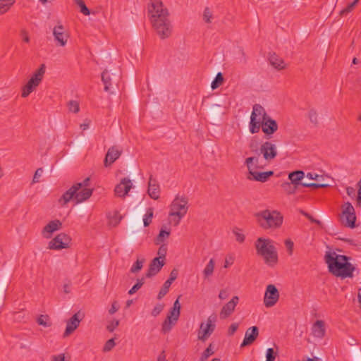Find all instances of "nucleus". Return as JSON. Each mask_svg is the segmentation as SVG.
Segmentation results:
<instances>
[{"instance_id": "4", "label": "nucleus", "mask_w": 361, "mask_h": 361, "mask_svg": "<svg viewBox=\"0 0 361 361\" xmlns=\"http://www.w3.org/2000/svg\"><path fill=\"white\" fill-rule=\"evenodd\" d=\"M188 198L183 195H177L169 206V221L177 226L188 211Z\"/></svg>"}, {"instance_id": "31", "label": "nucleus", "mask_w": 361, "mask_h": 361, "mask_svg": "<svg viewBox=\"0 0 361 361\" xmlns=\"http://www.w3.org/2000/svg\"><path fill=\"white\" fill-rule=\"evenodd\" d=\"M269 62L275 68L282 70L285 68L284 61L279 57L276 54H270L269 58Z\"/></svg>"}, {"instance_id": "57", "label": "nucleus", "mask_w": 361, "mask_h": 361, "mask_svg": "<svg viewBox=\"0 0 361 361\" xmlns=\"http://www.w3.org/2000/svg\"><path fill=\"white\" fill-rule=\"evenodd\" d=\"M238 328V323H233L228 329V334L229 336H232L235 334V332L237 331Z\"/></svg>"}, {"instance_id": "63", "label": "nucleus", "mask_w": 361, "mask_h": 361, "mask_svg": "<svg viewBox=\"0 0 361 361\" xmlns=\"http://www.w3.org/2000/svg\"><path fill=\"white\" fill-rule=\"evenodd\" d=\"M157 361H166V354L165 351L163 350L161 352V353L157 357Z\"/></svg>"}, {"instance_id": "11", "label": "nucleus", "mask_w": 361, "mask_h": 361, "mask_svg": "<svg viewBox=\"0 0 361 361\" xmlns=\"http://www.w3.org/2000/svg\"><path fill=\"white\" fill-rule=\"evenodd\" d=\"M305 177V173L302 171L297 170L293 172H290L288 174V179L290 180L293 185H302L305 188H323L329 186L326 183H306L301 182V180Z\"/></svg>"}, {"instance_id": "45", "label": "nucleus", "mask_w": 361, "mask_h": 361, "mask_svg": "<svg viewBox=\"0 0 361 361\" xmlns=\"http://www.w3.org/2000/svg\"><path fill=\"white\" fill-rule=\"evenodd\" d=\"M240 229L235 228L233 230V233L235 236L236 241L242 243L245 241V235L240 232Z\"/></svg>"}, {"instance_id": "27", "label": "nucleus", "mask_w": 361, "mask_h": 361, "mask_svg": "<svg viewBox=\"0 0 361 361\" xmlns=\"http://www.w3.org/2000/svg\"><path fill=\"white\" fill-rule=\"evenodd\" d=\"M118 77V75H116L114 73H110L107 69H105L102 73V81L104 85V91L109 92L112 88L114 81Z\"/></svg>"}, {"instance_id": "52", "label": "nucleus", "mask_w": 361, "mask_h": 361, "mask_svg": "<svg viewBox=\"0 0 361 361\" xmlns=\"http://www.w3.org/2000/svg\"><path fill=\"white\" fill-rule=\"evenodd\" d=\"M20 35L22 40L25 43H29L30 41L28 32L25 29H21L20 31Z\"/></svg>"}, {"instance_id": "36", "label": "nucleus", "mask_w": 361, "mask_h": 361, "mask_svg": "<svg viewBox=\"0 0 361 361\" xmlns=\"http://www.w3.org/2000/svg\"><path fill=\"white\" fill-rule=\"evenodd\" d=\"M214 260L213 259H211L203 271L204 278H208L210 276H212L214 272Z\"/></svg>"}, {"instance_id": "49", "label": "nucleus", "mask_w": 361, "mask_h": 361, "mask_svg": "<svg viewBox=\"0 0 361 361\" xmlns=\"http://www.w3.org/2000/svg\"><path fill=\"white\" fill-rule=\"evenodd\" d=\"M119 325V320L118 319H114L106 326V329L109 332H113L116 327H118Z\"/></svg>"}, {"instance_id": "6", "label": "nucleus", "mask_w": 361, "mask_h": 361, "mask_svg": "<svg viewBox=\"0 0 361 361\" xmlns=\"http://www.w3.org/2000/svg\"><path fill=\"white\" fill-rule=\"evenodd\" d=\"M269 116L262 106L259 104H255L252 107L249 124L250 133L252 134L258 133L261 127L260 123L265 121Z\"/></svg>"}, {"instance_id": "42", "label": "nucleus", "mask_w": 361, "mask_h": 361, "mask_svg": "<svg viewBox=\"0 0 361 361\" xmlns=\"http://www.w3.org/2000/svg\"><path fill=\"white\" fill-rule=\"evenodd\" d=\"M75 3L80 8V12L85 16L90 15V12L82 0H74Z\"/></svg>"}, {"instance_id": "46", "label": "nucleus", "mask_w": 361, "mask_h": 361, "mask_svg": "<svg viewBox=\"0 0 361 361\" xmlns=\"http://www.w3.org/2000/svg\"><path fill=\"white\" fill-rule=\"evenodd\" d=\"M213 15L211 12L210 9L208 7H206L204 10L203 13V19L207 23H209L212 21Z\"/></svg>"}, {"instance_id": "41", "label": "nucleus", "mask_w": 361, "mask_h": 361, "mask_svg": "<svg viewBox=\"0 0 361 361\" xmlns=\"http://www.w3.org/2000/svg\"><path fill=\"white\" fill-rule=\"evenodd\" d=\"M145 283V279L141 278L137 280L136 283L129 290L128 294L133 295Z\"/></svg>"}, {"instance_id": "61", "label": "nucleus", "mask_w": 361, "mask_h": 361, "mask_svg": "<svg viewBox=\"0 0 361 361\" xmlns=\"http://www.w3.org/2000/svg\"><path fill=\"white\" fill-rule=\"evenodd\" d=\"M51 361H66L64 354H59L58 355H54Z\"/></svg>"}, {"instance_id": "7", "label": "nucleus", "mask_w": 361, "mask_h": 361, "mask_svg": "<svg viewBox=\"0 0 361 361\" xmlns=\"http://www.w3.org/2000/svg\"><path fill=\"white\" fill-rule=\"evenodd\" d=\"M245 164L249 170V173L252 176V179L264 183L274 175V171L257 172L255 171L258 166V157H250L245 159ZM251 179V178H249Z\"/></svg>"}, {"instance_id": "25", "label": "nucleus", "mask_w": 361, "mask_h": 361, "mask_svg": "<svg viewBox=\"0 0 361 361\" xmlns=\"http://www.w3.org/2000/svg\"><path fill=\"white\" fill-rule=\"evenodd\" d=\"M259 336V329L257 326H253L247 329L245 334V338L240 344V348H244L247 345H251Z\"/></svg>"}, {"instance_id": "34", "label": "nucleus", "mask_w": 361, "mask_h": 361, "mask_svg": "<svg viewBox=\"0 0 361 361\" xmlns=\"http://www.w3.org/2000/svg\"><path fill=\"white\" fill-rule=\"evenodd\" d=\"M145 262V259L144 257L140 259L137 258L136 262L131 267L130 272L133 274L139 272L142 269Z\"/></svg>"}, {"instance_id": "47", "label": "nucleus", "mask_w": 361, "mask_h": 361, "mask_svg": "<svg viewBox=\"0 0 361 361\" xmlns=\"http://www.w3.org/2000/svg\"><path fill=\"white\" fill-rule=\"evenodd\" d=\"M166 252H167L166 245V244L161 245V246L159 247L158 252H157V254L159 255L158 257H160V259H162L164 260L166 255Z\"/></svg>"}, {"instance_id": "9", "label": "nucleus", "mask_w": 361, "mask_h": 361, "mask_svg": "<svg viewBox=\"0 0 361 361\" xmlns=\"http://www.w3.org/2000/svg\"><path fill=\"white\" fill-rule=\"evenodd\" d=\"M250 148L252 152L256 153V157H258V158L259 157L260 154H262L263 158L268 163L274 159L278 154L276 145L270 141H266L263 142L260 145L259 151L254 149L253 145L252 144L250 145Z\"/></svg>"}, {"instance_id": "28", "label": "nucleus", "mask_w": 361, "mask_h": 361, "mask_svg": "<svg viewBox=\"0 0 361 361\" xmlns=\"http://www.w3.org/2000/svg\"><path fill=\"white\" fill-rule=\"evenodd\" d=\"M148 195L153 200H158L160 195L159 185L158 184L156 179L153 178L151 175L148 183Z\"/></svg>"}, {"instance_id": "24", "label": "nucleus", "mask_w": 361, "mask_h": 361, "mask_svg": "<svg viewBox=\"0 0 361 361\" xmlns=\"http://www.w3.org/2000/svg\"><path fill=\"white\" fill-rule=\"evenodd\" d=\"M80 312L74 314L67 322L66 328L63 334V337H67L71 334L80 325L82 318L79 317Z\"/></svg>"}, {"instance_id": "18", "label": "nucleus", "mask_w": 361, "mask_h": 361, "mask_svg": "<svg viewBox=\"0 0 361 361\" xmlns=\"http://www.w3.org/2000/svg\"><path fill=\"white\" fill-rule=\"evenodd\" d=\"M262 132L266 135V137L269 139L270 135H273L278 130L277 122L272 119L270 116L267 118L265 121L260 123Z\"/></svg>"}, {"instance_id": "62", "label": "nucleus", "mask_w": 361, "mask_h": 361, "mask_svg": "<svg viewBox=\"0 0 361 361\" xmlns=\"http://www.w3.org/2000/svg\"><path fill=\"white\" fill-rule=\"evenodd\" d=\"M228 294L226 290H221L219 294V298L221 300H225L228 298Z\"/></svg>"}, {"instance_id": "22", "label": "nucleus", "mask_w": 361, "mask_h": 361, "mask_svg": "<svg viewBox=\"0 0 361 361\" xmlns=\"http://www.w3.org/2000/svg\"><path fill=\"white\" fill-rule=\"evenodd\" d=\"M164 264V259L160 260V257L154 258L149 264L148 270L145 274L146 277L151 278L157 274Z\"/></svg>"}, {"instance_id": "40", "label": "nucleus", "mask_w": 361, "mask_h": 361, "mask_svg": "<svg viewBox=\"0 0 361 361\" xmlns=\"http://www.w3.org/2000/svg\"><path fill=\"white\" fill-rule=\"evenodd\" d=\"M37 322L39 325L43 326L44 327H49L51 325V323L49 322L48 315H40L37 318Z\"/></svg>"}, {"instance_id": "21", "label": "nucleus", "mask_w": 361, "mask_h": 361, "mask_svg": "<svg viewBox=\"0 0 361 361\" xmlns=\"http://www.w3.org/2000/svg\"><path fill=\"white\" fill-rule=\"evenodd\" d=\"M62 228V223L60 220L55 219L49 222L42 229V235L44 238L49 239L52 236L54 232Z\"/></svg>"}, {"instance_id": "5", "label": "nucleus", "mask_w": 361, "mask_h": 361, "mask_svg": "<svg viewBox=\"0 0 361 361\" xmlns=\"http://www.w3.org/2000/svg\"><path fill=\"white\" fill-rule=\"evenodd\" d=\"M257 222L263 229L279 228L283 221V216L277 210L265 209L255 214Z\"/></svg>"}, {"instance_id": "15", "label": "nucleus", "mask_w": 361, "mask_h": 361, "mask_svg": "<svg viewBox=\"0 0 361 361\" xmlns=\"http://www.w3.org/2000/svg\"><path fill=\"white\" fill-rule=\"evenodd\" d=\"M53 35L57 46L65 47L69 38V33L64 26L59 23L53 29Z\"/></svg>"}, {"instance_id": "54", "label": "nucleus", "mask_w": 361, "mask_h": 361, "mask_svg": "<svg viewBox=\"0 0 361 361\" xmlns=\"http://www.w3.org/2000/svg\"><path fill=\"white\" fill-rule=\"evenodd\" d=\"M308 116L312 123H314L315 124L317 123V122H318L317 113L315 110H313V109L310 110L308 113Z\"/></svg>"}, {"instance_id": "43", "label": "nucleus", "mask_w": 361, "mask_h": 361, "mask_svg": "<svg viewBox=\"0 0 361 361\" xmlns=\"http://www.w3.org/2000/svg\"><path fill=\"white\" fill-rule=\"evenodd\" d=\"M68 109L70 111L73 113H78L80 111L79 103L77 101L71 100L68 104Z\"/></svg>"}, {"instance_id": "13", "label": "nucleus", "mask_w": 361, "mask_h": 361, "mask_svg": "<svg viewBox=\"0 0 361 361\" xmlns=\"http://www.w3.org/2000/svg\"><path fill=\"white\" fill-rule=\"evenodd\" d=\"M71 238L65 233H60L56 235L48 245L50 250H61L69 247Z\"/></svg>"}, {"instance_id": "8", "label": "nucleus", "mask_w": 361, "mask_h": 361, "mask_svg": "<svg viewBox=\"0 0 361 361\" xmlns=\"http://www.w3.org/2000/svg\"><path fill=\"white\" fill-rule=\"evenodd\" d=\"M45 65L42 64L34 73L27 84L23 87L21 94L23 97H27L40 84L45 73Z\"/></svg>"}, {"instance_id": "2", "label": "nucleus", "mask_w": 361, "mask_h": 361, "mask_svg": "<svg viewBox=\"0 0 361 361\" xmlns=\"http://www.w3.org/2000/svg\"><path fill=\"white\" fill-rule=\"evenodd\" d=\"M324 259L325 262L328 265L329 271L333 275L342 279L352 278L353 276V271L355 267L348 262L350 259L349 257L327 252Z\"/></svg>"}, {"instance_id": "55", "label": "nucleus", "mask_w": 361, "mask_h": 361, "mask_svg": "<svg viewBox=\"0 0 361 361\" xmlns=\"http://www.w3.org/2000/svg\"><path fill=\"white\" fill-rule=\"evenodd\" d=\"M238 54H239V57H238L239 62L245 63L247 62V57H246V54H245L243 49L239 48Z\"/></svg>"}, {"instance_id": "3", "label": "nucleus", "mask_w": 361, "mask_h": 361, "mask_svg": "<svg viewBox=\"0 0 361 361\" xmlns=\"http://www.w3.org/2000/svg\"><path fill=\"white\" fill-rule=\"evenodd\" d=\"M255 247L257 255L263 258L266 264L274 267L277 264V250L271 239L258 238L255 243Z\"/></svg>"}, {"instance_id": "59", "label": "nucleus", "mask_w": 361, "mask_h": 361, "mask_svg": "<svg viewBox=\"0 0 361 361\" xmlns=\"http://www.w3.org/2000/svg\"><path fill=\"white\" fill-rule=\"evenodd\" d=\"M354 7H355V6L353 5V4H352V3L350 4L349 5H348V6L346 8H345L344 9L341 11V15H345V14L350 13V11H353Z\"/></svg>"}, {"instance_id": "23", "label": "nucleus", "mask_w": 361, "mask_h": 361, "mask_svg": "<svg viewBox=\"0 0 361 361\" xmlns=\"http://www.w3.org/2000/svg\"><path fill=\"white\" fill-rule=\"evenodd\" d=\"M178 275V270L176 269H172L170 273L169 278L164 282L163 286L158 293L157 298L159 300H161L167 294L171 283L177 279Z\"/></svg>"}, {"instance_id": "17", "label": "nucleus", "mask_w": 361, "mask_h": 361, "mask_svg": "<svg viewBox=\"0 0 361 361\" xmlns=\"http://www.w3.org/2000/svg\"><path fill=\"white\" fill-rule=\"evenodd\" d=\"M132 187L133 183L131 180L128 178H123L121 179L120 183L115 187V194L118 197H124L128 193Z\"/></svg>"}, {"instance_id": "56", "label": "nucleus", "mask_w": 361, "mask_h": 361, "mask_svg": "<svg viewBox=\"0 0 361 361\" xmlns=\"http://www.w3.org/2000/svg\"><path fill=\"white\" fill-rule=\"evenodd\" d=\"M42 173H43L42 168H39L36 170V171L34 174V176H33V179H32L33 183H36L39 182V178L42 176Z\"/></svg>"}, {"instance_id": "32", "label": "nucleus", "mask_w": 361, "mask_h": 361, "mask_svg": "<svg viewBox=\"0 0 361 361\" xmlns=\"http://www.w3.org/2000/svg\"><path fill=\"white\" fill-rule=\"evenodd\" d=\"M171 231H166L163 228H161L159 233L154 240L156 245H161L163 243L166 238H168L170 235Z\"/></svg>"}, {"instance_id": "50", "label": "nucleus", "mask_w": 361, "mask_h": 361, "mask_svg": "<svg viewBox=\"0 0 361 361\" xmlns=\"http://www.w3.org/2000/svg\"><path fill=\"white\" fill-rule=\"evenodd\" d=\"M115 345H116V343L114 342V338H111V339L108 340L104 346V351H105V352L110 351L115 346Z\"/></svg>"}, {"instance_id": "12", "label": "nucleus", "mask_w": 361, "mask_h": 361, "mask_svg": "<svg viewBox=\"0 0 361 361\" xmlns=\"http://www.w3.org/2000/svg\"><path fill=\"white\" fill-rule=\"evenodd\" d=\"M216 317L215 316H209L207 322H202L200 326V329L198 331L197 337L198 339L202 341H205L214 332L215 329V322Z\"/></svg>"}, {"instance_id": "53", "label": "nucleus", "mask_w": 361, "mask_h": 361, "mask_svg": "<svg viewBox=\"0 0 361 361\" xmlns=\"http://www.w3.org/2000/svg\"><path fill=\"white\" fill-rule=\"evenodd\" d=\"M164 309V305L157 304L152 311V315L154 317L158 316Z\"/></svg>"}, {"instance_id": "37", "label": "nucleus", "mask_w": 361, "mask_h": 361, "mask_svg": "<svg viewBox=\"0 0 361 361\" xmlns=\"http://www.w3.org/2000/svg\"><path fill=\"white\" fill-rule=\"evenodd\" d=\"M153 215H154L153 208H151V207L148 208L147 210V212L143 218V224H144L145 227L149 226V224L152 223Z\"/></svg>"}, {"instance_id": "58", "label": "nucleus", "mask_w": 361, "mask_h": 361, "mask_svg": "<svg viewBox=\"0 0 361 361\" xmlns=\"http://www.w3.org/2000/svg\"><path fill=\"white\" fill-rule=\"evenodd\" d=\"M307 178H308L309 179H311V180H317V183H321L320 181V178H322V176L316 174V173H308L307 174Z\"/></svg>"}, {"instance_id": "60", "label": "nucleus", "mask_w": 361, "mask_h": 361, "mask_svg": "<svg viewBox=\"0 0 361 361\" xmlns=\"http://www.w3.org/2000/svg\"><path fill=\"white\" fill-rule=\"evenodd\" d=\"M119 306L117 304V302H114L111 305V308L109 310L110 314H114L118 310Z\"/></svg>"}, {"instance_id": "44", "label": "nucleus", "mask_w": 361, "mask_h": 361, "mask_svg": "<svg viewBox=\"0 0 361 361\" xmlns=\"http://www.w3.org/2000/svg\"><path fill=\"white\" fill-rule=\"evenodd\" d=\"M276 356L277 352L274 351L273 348H270L267 350L266 361H274Z\"/></svg>"}, {"instance_id": "39", "label": "nucleus", "mask_w": 361, "mask_h": 361, "mask_svg": "<svg viewBox=\"0 0 361 361\" xmlns=\"http://www.w3.org/2000/svg\"><path fill=\"white\" fill-rule=\"evenodd\" d=\"M214 353L212 348V344L210 343L209 346L202 353L200 361H206L208 357Z\"/></svg>"}, {"instance_id": "51", "label": "nucleus", "mask_w": 361, "mask_h": 361, "mask_svg": "<svg viewBox=\"0 0 361 361\" xmlns=\"http://www.w3.org/2000/svg\"><path fill=\"white\" fill-rule=\"evenodd\" d=\"M285 245L288 252L289 255H293L294 243L290 239H286L285 240Z\"/></svg>"}, {"instance_id": "33", "label": "nucleus", "mask_w": 361, "mask_h": 361, "mask_svg": "<svg viewBox=\"0 0 361 361\" xmlns=\"http://www.w3.org/2000/svg\"><path fill=\"white\" fill-rule=\"evenodd\" d=\"M16 0H0V15L7 12Z\"/></svg>"}, {"instance_id": "26", "label": "nucleus", "mask_w": 361, "mask_h": 361, "mask_svg": "<svg viewBox=\"0 0 361 361\" xmlns=\"http://www.w3.org/2000/svg\"><path fill=\"white\" fill-rule=\"evenodd\" d=\"M81 189L80 184H74L67 191H66L59 200V202L61 206H65L73 197L75 198L76 192Z\"/></svg>"}, {"instance_id": "1", "label": "nucleus", "mask_w": 361, "mask_h": 361, "mask_svg": "<svg viewBox=\"0 0 361 361\" xmlns=\"http://www.w3.org/2000/svg\"><path fill=\"white\" fill-rule=\"evenodd\" d=\"M149 21L156 34L161 39L171 37L173 25L168 8L161 0H150L147 6Z\"/></svg>"}, {"instance_id": "29", "label": "nucleus", "mask_w": 361, "mask_h": 361, "mask_svg": "<svg viewBox=\"0 0 361 361\" xmlns=\"http://www.w3.org/2000/svg\"><path fill=\"white\" fill-rule=\"evenodd\" d=\"M312 334L314 337L322 338L325 335V326L322 320L316 321L312 328Z\"/></svg>"}, {"instance_id": "14", "label": "nucleus", "mask_w": 361, "mask_h": 361, "mask_svg": "<svg viewBox=\"0 0 361 361\" xmlns=\"http://www.w3.org/2000/svg\"><path fill=\"white\" fill-rule=\"evenodd\" d=\"M279 299V292L273 284L267 286L264 297V304L267 307H273Z\"/></svg>"}, {"instance_id": "19", "label": "nucleus", "mask_w": 361, "mask_h": 361, "mask_svg": "<svg viewBox=\"0 0 361 361\" xmlns=\"http://www.w3.org/2000/svg\"><path fill=\"white\" fill-rule=\"evenodd\" d=\"M180 314V312L172 308L171 309L169 314L162 324L163 332L166 333L171 331L172 326L178 321Z\"/></svg>"}, {"instance_id": "10", "label": "nucleus", "mask_w": 361, "mask_h": 361, "mask_svg": "<svg viewBox=\"0 0 361 361\" xmlns=\"http://www.w3.org/2000/svg\"><path fill=\"white\" fill-rule=\"evenodd\" d=\"M341 209V223L346 227L354 228L355 227L356 214L353 206L350 202H347L342 205Z\"/></svg>"}, {"instance_id": "30", "label": "nucleus", "mask_w": 361, "mask_h": 361, "mask_svg": "<svg viewBox=\"0 0 361 361\" xmlns=\"http://www.w3.org/2000/svg\"><path fill=\"white\" fill-rule=\"evenodd\" d=\"M93 190L90 188H82L80 191L76 192L75 200L77 203L82 202L88 200L92 195Z\"/></svg>"}, {"instance_id": "16", "label": "nucleus", "mask_w": 361, "mask_h": 361, "mask_svg": "<svg viewBox=\"0 0 361 361\" xmlns=\"http://www.w3.org/2000/svg\"><path fill=\"white\" fill-rule=\"evenodd\" d=\"M123 149L121 147L114 145L109 148L104 161L105 167L110 166L114 163L122 154Z\"/></svg>"}, {"instance_id": "48", "label": "nucleus", "mask_w": 361, "mask_h": 361, "mask_svg": "<svg viewBox=\"0 0 361 361\" xmlns=\"http://www.w3.org/2000/svg\"><path fill=\"white\" fill-rule=\"evenodd\" d=\"M121 218L122 217L116 212H115L114 215L112 217H111V219L109 220V223H110V224L113 225L114 226H116L120 223Z\"/></svg>"}, {"instance_id": "64", "label": "nucleus", "mask_w": 361, "mask_h": 361, "mask_svg": "<svg viewBox=\"0 0 361 361\" xmlns=\"http://www.w3.org/2000/svg\"><path fill=\"white\" fill-rule=\"evenodd\" d=\"M357 204L359 207H361V186L359 188L358 192H357Z\"/></svg>"}, {"instance_id": "20", "label": "nucleus", "mask_w": 361, "mask_h": 361, "mask_svg": "<svg viewBox=\"0 0 361 361\" xmlns=\"http://www.w3.org/2000/svg\"><path fill=\"white\" fill-rule=\"evenodd\" d=\"M239 302L238 296H233L230 301L225 304L221 310L219 317L221 319L228 317L234 312L237 304Z\"/></svg>"}, {"instance_id": "38", "label": "nucleus", "mask_w": 361, "mask_h": 361, "mask_svg": "<svg viewBox=\"0 0 361 361\" xmlns=\"http://www.w3.org/2000/svg\"><path fill=\"white\" fill-rule=\"evenodd\" d=\"M224 82V77L221 73H218L212 82L211 87L212 90L218 88Z\"/></svg>"}, {"instance_id": "35", "label": "nucleus", "mask_w": 361, "mask_h": 361, "mask_svg": "<svg viewBox=\"0 0 361 361\" xmlns=\"http://www.w3.org/2000/svg\"><path fill=\"white\" fill-rule=\"evenodd\" d=\"M281 187L288 195H292L295 193L298 188V185H293L291 182H285L281 185Z\"/></svg>"}]
</instances>
